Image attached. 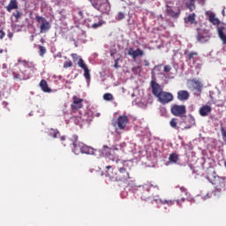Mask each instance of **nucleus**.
<instances>
[{
    "instance_id": "8fccbe9b",
    "label": "nucleus",
    "mask_w": 226,
    "mask_h": 226,
    "mask_svg": "<svg viewBox=\"0 0 226 226\" xmlns=\"http://www.w3.org/2000/svg\"><path fill=\"white\" fill-rule=\"evenodd\" d=\"M177 204H179V201H178V200H177Z\"/></svg>"
},
{
    "instance_id": "4468645a",
    "label": "nucleus",
    "mask_w": 226,
    "mask_h": 226,
    "mask_svg": "<svg viewBox=\"0 0 226 226\" xmlns=\"http://www.w3.org/2000/svg\"><path fill=\"white\" fill-rule=\"evenodd\" d=\"M96 153H98L97 149H94L87 145H83V150L81 151V154H94L96 155Z\"/></svg>"
},
{
    "instance_id": "f03ea898",
    "label": "nucleus",
    "mask_w": 226,
    "mask_h": 226,
    "mask_svg": "<svg viewBox=\"0 0 226 226\" xmlns=\"http://www.w3.org/2000/svg\"><path fill=\"white\" fill-rule=\"evenodd\" d=\"M206 179L215 185V190L212 192L214 195L216 193H223L226 190L225 177H219L215 172L207 175Z\"/></svg>"
},
{
    "instance_id": "4be33fe9",
    "label": "nucleus",
    "mask_w": 226,
    "mask_h": 226,
    "mask_svg": "<svg viewBox=\"0 0 226 226\" xmlns=\"http://www.w3.org/2000/svg\"><path fill=\"white\" fill-rule=\"evenodd\" d=\"M178 161H179V155L177 154L172 153L170 154L169 162L170 163H176Z\"/></svg>"
},
{
    "instance_id": "a878e982",
    "label": "nucleus",
    "mask_w": 226,
    "mask_h": 226,
    "mask_svg": "<svg viewBox=\"0 0 226 226\" xmlns=\"http://www.w3.org/2000/svg\"><path fill=\"white\" fill-rule=\"evenodd\" d=\"M38 49H39V55L41 56V57H43L45 54H47V49L41 45H39Z\"/></svg>"
},
{
    "instance_id": "c85d7f7f",
    "label": "nucleus",
    "mask_w": 226,
    "mask_h": 226,
    "mask_svg": "<svg viewBox=\"0 0 226 226\" xmlns=\"http://www.w3.org/2000/svg\"><path fill=\"white\" fill-rule=\"evenodd\" d=\"M12 15L16 20H19L20 17H22V12L20 11H16V12H13Z\"/></svg>"
},
{
    "instance_id": "72a5a7b5",
    "label": "nucleus",
    "mask_w": 226,
    "mask_h": 226,
    "mask_svg": "<svg viewBox=\"0 0 226 226\" xmlns=\"http://www.w3.org/2000/svg\"><path fill=\"white\" fill-rule=\"evenodd\" d=\"M119 59L120 58L115 59L114 68L116 69L119 68Z\"/></svg>"
},
{
    "instance_id": "4c0bfd02",
    "label": "nucleus",
    "mask_w": 226,
    "mask_h": 226,
    "mask_svg": "<svg viewBox=\"0 0 226 226\" xmlns=\"http://www.w3.org/2000/svg\"><path fill=\"white\" fill-rule=\"evenodd\" d=\"M14 79H18L19 80H22V77L19 74H14Z\"/></svg>"
},
{
    "instance_id": "aec40b11",
    "label": "nucleus",
    "mask_w": 226,
    "mask_h": 226,
    "mask_svg": "<svg viewBox=\"0 0 226 226\" xmlns=\"http://www.w3.org/2000/svg\"><path fill=\"white\" fill-rule=\"evenodd\" d=\"M47 133L49 137H52L53 139H57V135H59V131H57L56 129L51 128L47 131Z\"/></svg>"
},
{
    "instance_id": "6ab92c4d",
    "label": "nucleus",
    "mask_w": 226,
    "mask_h": 226,
    "mask_svg": "<svg viewBox=\"0 0 226 226\" xmlns=\"http://www.w3.org/2000/svg\"><path fill=\"white\" fill-rule=\"evenodd\" d=\"M209 22L214 26H220V19L215 16V13L209 15Z\"/></svg>"
},
{
    "instance_id": "c03bdc74",
    "label": "nucleus",
    "mask_w": 226,
    "mask_h": 226,
    "mask_svg": "<svg viewBox=\"0 0 226 226\" xmlns=\"http://www.w3.org/2000/svg\"><path fill=\"white\" fill-rule=\"evenodd\" d=\"M110 169H112V166H110V165L109 166H106V170H110Z\"/></svg>"
},
{
    "instance_id": "37998d69",
    "label": "nucleus",
    "mask_w": 226,
    "mask_h": 226,
    "mask_svg": "<svg viewBox=\"0 0 226 226\" xmlns=\"http://www.w3.org/2000/svg\"><path fill=\"white\" fill-rule=\"evenodd\" d=\"M2 105H3L4 107H6V106L8 105V102H2Z\"/></svg>"
},
{
    "instance_id": "f8f14e48",
    "label": "nucleus",
    "mask_w": 226,
    "mask_h": 226,
    "mask_svg": "<svg viewBox=\"0 0 226 226\" xmlns=\"http://www.w3.org/2000/svg\"><path fill=\"white\" fill-rule=\"evenodd\" d=\"M213 110V109L211 108V106L209 105H203L200 110V116H201L202 117H206L207 116H209V114H211V111Z\"/></svg>"
},
{
    "instance_id": "f3484780",
    "label": "nucleus",
    "mask_w": 226,
    "mask_h": 226,
    "mask_svg": "<svg viewBox=\"0 0 226 226\" xmlns=\"http://www.w3.org/2000/svg\"><path fill=\"white\" fill-rule=\"evenodd\" d=\"M197 56H199V53L195 52V51H191L188 54V59L187 61H189L190 63H196L197 62Z\"/></svg>"
},
{
    "instance_id": "412c9836",
    "label": "nucleus",
    "mask_w": 226,
    "mask_h": 226,
    "mask_svg": "<svg viewBox=\"0 0 226 226\" xmlns=\"http://www.w3.org/2000/svg\"><path fill=\"white\" fill-rule=\"evenodd\" d=\"M185 123H188V124L185 127V130H190V128L195 124V118H193V117H189Z\"/></svg>"
},
{
    "instance_id": "bb28decb",
    "label": "nucleus",
    "mask_w": 226,
    "mask_h": 226,
    "mask_svg": "<svg viewBox=\"0 0 226 226\" xmlns=\"http://www.w3.org/2000/svg\"><path fill=\"white\" fill-rule=\"evenodd\" d=\"M103 100H105V102H112V100H114V95L110 93H106L103 94Z\"/></svg>"
},
{
    "instance_id": "39448f33",
    "label": "nucleus",
    "mask_w": 226,
    "mask_h": 226,
    "mask_svg": "<svg viewBox=\"0 0 226 226\" xmlns=\"http://www.w3.org/2000/svg\"><path fill=\"white\" fill-rule=\"evenodd\" d=\"M35 20L36 22H38V24H41L40 26L41 34H43V33H49V31H50V27H52V26L50 25V22L47 20V19H45L42 16H36Z\"/></svg>"
},
{
    "instance_id": "1a4fd4ad",
    "label": "nucleus",
    "mask_w": 226,
    "mask_h": 226,
    "mask_svg": "<svg viewBox=\"0 0 226 226\" xmlns=\"http://www.w3.org/2000/svg\"><path fill=\"white\" fill-rule=\"evenodd\" d=\"M84 102V99L77 97V95H74L72 97V103L71 104V109L73 113L77 112V110H80L84 107L82 102Z\"/></svg>"
},
{
    "instance_id": "7ed1b4c3",
    "label": "nucleus",
    "mask_w": 226,
    "mask_h": 226,
    "mask_svg": "<svg viewBox=\"0 0 226 226\" xmlns=\"http://www.w3.org/2000/svg\"><path fill=\"white\" fill-rule=\"evenodd\" d=\"M71 56L73 60L74 63H77L78 61V66H79V68H81L84 72V77L87 82V84H90L91 82V71H89V68L87 67V64H86V63L84 62V59H82V57L79 56V55H77V53H72L71 54Z\"/></svg>"
},
{
    "instance_id": "ea45409f",
    "label": "nucleus",
    "mask_w": 226,
    "mask_h": 226,
    "mask_svg": "<svg viewBox=\"0 0 226 226\" xmlns=\"http://www.w3.org/2000/svg\"><path fill=\"white\" fill-rule=\"evenodd\" d=\"M78 15H79V17H84V12L82 11H79L78 12Z\"/></svg>"
},
{
    "instance_id": "393cba45",
    "label": "nucleus",
    "mask_w": 226,
    "mask_h": 226,
    "mask_svg": "<svg viewBox=\"0 0 226 226\" xmlns=\"http://www.w3.org/2000/svg\"><path fill=\"white\" fill-rule=\"evenodd\" d=\"M167 13L168 15H170V17H173V19H177V17H179V13L174 11V10H172L171 8H169L167 10Z\"/></svg>"
},
{
    "instance_id": "e433bc0d",
    "label": "nucleus",
    "mask_w": 226,
    "mask_h": 226,
    "mask_svg": "<svg viewBox=\"0 0 226 226\" xmlns=\"http://www.w3.org/2000/svg\"><path fill=\"white\" fill-rule=\"evenodd\" d=\"M104 151H106V153H110V151H112V149L107 146H104Z\"/></svg>"
},
{
    "instance_id": "603ef678",
    "label": "nucleus",
    "mask_w": 226,
    "mask_h": 226,
    "mask_svg": "<svg viewBox=\"0 0 226 226\" xmlns=\"http://www.w3.org/2000/svg\"><path fill=\"white\" fill-rule=\"evenodd\" d=\"M24 64H26V61H24Z\"/></svg>"
},
{
    "instance_id": "2f4dec72",
    "label": "nucleus",
    "mask_w": 226,
    "mask_h": 226,
    "mask_svg": "<svg viewBox=\"0 0 226 226\" xmlns=\"http://www.w3.org/2000/svg\"><path fill=\"white\" fill-rule=\"evenodd\" d=\"M162 204H168V206H172V204H174V201L171 200H161Z\"/></svg>"
},
{
    "instance_id": "5701e85b",
    "label": "nucleus",
    "mask_w": 226,
    "mask_h": 226,
    "mask_svg": "<svg viewBox=\"0 0 226 226\" xmlns=\"http://www.w3.org/2000/svg\"><path fill=\"white\" fill-rule=\"evenodd\" d=\"M195 13H192L190 14L187 18L185 19V22L186 24H193V22H195Z\"/></svg>"
},
{
    "instance_id": "49530a36",
    "label": "nucleus",
    "mask_w": 226,
    "mask_h": 226,
    "mask_svg": "<svg viewBox=\"0 0 226 226\" xmlns=\"http://www.w3.org/2000/svg\"><path fill=\"white\" fill-rule=\"evenodd\" d=\"M96 117H100V113L95 114Z\"/></svg>"
},
{
    "instance_id": "864d4df0",
    "label": "nucleus",
    "mask_w": 226,
    "mask_h": 226,
    "mask_svg": "<svg viewBox=\"0 0 226 226\" xmlns=\"http://www.w3.org/2000/svg\"><path fill=\"white\" fill-rule=\"evenodd\" d=\"M116 151H117V148H115Z\"/></svg>"
},
{
    "instance_id": "cd10ccee",
    "label": "nucleus",
    "mask_w": 226,
    "mask_h": 226,
    "mask_svg": "<svg viewBox=\"0 0 226 226\" xmlns=\"http://www.w3.org/2000/svg\"><path fill=\"white\" fill-rule=\"evenodd\" d=\"M103 26V20L100 19L98 23H94L92 25L93 29H98V27H102Z\"/></svg>"
},
{
    "instance_id": "58836bf2",
    "label": "nucleus",
    "mask_w": 226,
    "mask_h": 226,
    "mask_svg": "<svg viewBox=\"0 0 226 226\" xmlns=\"http://www.w3.org/2000/svg\"><path fill=\"white\" fill-rule=\"evenodd\" d=\"M7 36H8V38H10V40H11V38H13V33L9 32V33L7 34Z\"/></svg>"
},
{
    "instance_id": "f257e3e1",
    "label": "nucleus",
    "mask_w": 226,
    "mask_h": 226,
    "mask_svg": "<svg viewBox=\"0 0 226 226\" xmlns=\"http://www.w3.org/2000/svg\"><path fill=\"white\" fill-rule=\"evenodd\" d=\"M150 86L152 87V94L157 98L158 102L162 103V105H167V103H170L174 100V95L170 92L163 91L162 86L158 84L155 80H152L150 82Z\"/></svg>"
},
{
    "instance_id": "b1692460",
    "label": "nucleus",
    "mask_w": 226,
    "mask_h": 226,
    "mask_svg": "<svg viewBox=\"0 0 226 226\" xmlns=\"http://www.w3.org/2000/svg\"><path fill=\"white\" fill-rule=\"evenodd\" d=\"M170 125L171 126V128H173L174 130H179V126H177V118H172L170 121Z\"/></svg>"
},
{
    "instance_id": "79ce46f5",
    "label": "nucleus",
    "mask_w": 226,
    "mask_h": 226,
    "mask_svg": "<svg viewBox=\"0 0 226 226\" xmlns=\"http://www.w3.org/2000/svg\"><path fill=\"white\" fill-rule=\"evenodd\" d=\"M180 190H181V192H184V193H186V188L181 187Z\"/></svg>"
},
{
    "instance_id": "a19ab883",
    "label": "nucleus",
    "mask_w": 226,
    "mask_h": 226,
    "mask_svg": "<svg viewBox=\"0 0 226 226\" xmlns=\"http://www.w3.org/2000/svg\"><path fill=\"white\" fill-rule=\"evenodd\" d=\"M204 199H211V194L207 193L206 196L204 197Z\"/></svg>"
},
{
    "instance_id": "2eb2a0df",
    "label": "nucleus",
    "mask_w": 226,
    "mask_h": 226,
    "mask_svg": "<svg viewBox=\"0 0 226 226\" xmlns=\"http://www.w3.org/2000/svg\"><path fill=\"white\" fill-rule=\"evenodd\" d=\"M18 9H19V2H17V0H11L9 4L6 6V11H9V13H11L12 10H18Z\"/></svg>"
},
{
    "instance_id": "dca6fc26",
    "label": "nucleus",
    "mask_w": 226,
    "mask_h": 226,
    "mask_svg": "<svg viewBox=\"0 0 226 226\" xmlns=\"http://www.w3.org/2000/svg\"><path fill=\"white\" fill-rule=\"evenodd\" d=\"M40 87L44 93H50V88L49 87V84L47 83V80L41 79L40 82Z\"/></svg>"
},
{
    "instance_id": "3c124183",
    "label": "nucleus",
    "mask_w": 226,
    "mask_h": 226,
    "mask_svg": "<svg viewBox=\"0 0 226 226\" xmlns=\"http://www.w3.org/2000/svg\"><path fill=\"white\" fill-rule=\"evenodd\" d=\"M119 162V160H117V163Z\"/></svg>"
},
{
    "instance_id": "c9c22d12",
    "label": "nucleus",
    "mask_w": 226,
    "mask_h": 226,
    "mask_svg": "<svg viewBox=\"0 0 226 226\" xmlns=\"http://www.w3.org/2000/svg\"><path fill=\"white\" fill-rule=\"evenodd\" d=\"M4 36H6V33H4V31L0 30V40H3V38H4Z\"/></svg>"
},
{
    "instance_id": "0eeeda50",
    "label": "nucleus",
    "mask_w": 226,
    "mask_h": 226,
    "mask_svg": "<svg viewBox=\"0 0 226 226\" xmlns=\"http://www.w3.org/2000/svg\"><path fill=\"white\" fill-rule=\"evenodd\" d=\"M90 3L95 10H98L102 13H109L110 11V5L108 3L102 4V0H90Z\"/></svg>"
},
{
    "instance_id": "c756f323",
    "label": "nucleus",
    "mask_w": 226,
    "mask_h": 226,
    "mask_svg": "<svg viewBox=\"0 0 226 226\" xmlns=\"http://www.w3.org/2000/svg\"><path fill=\"white\" fill-rule=\"evenodd\" d=\"M72 66H73V63L72 62V60H67L64 63V68H72Z\"/></svg>"
},
{
    "instance_id": "de8ad7c7",
    "label": "nucleus",
    "mask_w": 226,
    "mask_h": 226,
    "mask_svg": "<svg viewBox=\"0 0 226 226\" xmlns=\"http://www.w3.org/2000/svg\"><path fill=\"white\" fill-rule=\"evenodd\" d=\"M77 119H78V121H80L81 118L79 117H78Z\"/></svg>"
},
{
    "instance_id": "473e14b6",
    "label": "nucleus",
    "mask_w": 226,
    "mask_h": 226,
    "mask_svg": "<svg viewBox=\"0 0 226 226\" xmlns=\"http://www.w3.org/2000/svg\"><path fill=\"white\" fill-rule=\"evenodd\" d=\"M170 70H172L170 65H165L163 68V72H165L166 73H169V72H170Z\"/></svg>"
},
{
    "instance_id": "f704fd0d",
    "label": "nucleus",
    "mask_w": 226,
    "mask_h": 226,
    "mask_svg": "<svg viewBox=\"0 0 226 226\" xmlns=\"http://www.w3.org/2000/svg\"><path fill=\"white\" fill-rule=\"evenodd\" d=\"M187 7L189 8L190 11H193V10H195V4H188Z\"/></svg>"
},
{
    "instance_id": "7c9ffc66",
    "label": "nucleus",
    "mask_w": 226,
    "mask_h": 226,
    "mask_svg": "<svg viewBox=\"0 0 226 226\" xmlns=\"http://www.w3.org/2000/svg\"><path fill=\"white\" fill-rule=\"evenodd\" d=\"M124 19V12L119 11L116 17V20H123Z\"/></svg>"
},
{
    "instance_id": "6e6552de",
    "label": "nucleus",
    "mask_w": 226,
    "mask_h": 226,
    "mask_svg": "<svg viewBox=\"0 0 226 226\" xmlns=\"http://www.w3.org/2000/svg\"><path fill=\"white\" fill-rule=\"evenodd\" d=\"M170 112L176 117H184L186 114V106L173 104L170 108Z\"/></svg>"
},
{
    "instance_id": "5fc2aeb1",
    "label": "nucleus",
    "mask_w": 226,
    "mask_h": 226,
    "mask_svg": "<svg viewBox=\"0 0 226 226\" xmlns=\"http://www.w3.org/2000/svg\"><path fill=\"white\" fill-rule=\"evenodd\" d=\"M111 56H114V54L111 53Z\"/></svg>"
},
{
    "instance_id": "a18cd8bd",
    "label": "nucleus",
    "mask_w": 226,
    "mask_h": 226,
    "mask_svg": "<svg viewBox=\"0 0 226 226\" xmlns=\"http://www.w3.org/2000/svg\"><path fill=\"white\" fill-rule=\"evenodd\" d=\"M41 42L45 43V39L41 38Z\"/></svg>"
},
{
    "instance_id": "09e8293b",
    "label": "nucleus",
    "mask_w": 226,
    "mask_h": 226,
    "mask_svg": "<svg viewBox=\"0 0 226 226\" xmlns=\"http://www.w3.org/2000/svg\"><path fill=\"white\" fill-rule=\"evenodd\" d=\"M191 1V3H194L195 2V0H190Z\"/></svg>"
},
{
    "instance_id": "9d476101",
    "label": "nucleus",
    "mask_w": 226,
    "mask_h": 226,
    "mask_svg": "<svg viewBox=\"0 0 226 226\" xmlns=\"http://www.w3.org/2000/svg\"><path fill=\"white\" fill-rule=\"evenodd\" d=\"M128 121L127 116H120L113 124V126H117L118 130H124L128 124Z\"/></svg>"
},
{
    "instance_id": "ddd939ff",
    "label": "nucleus",
    "mask_w": 226,
    "mask_h": 226,
    "mask_svg": "<svg viewBox=\"0 0 226 226\" xmlns=\"http://www.w3.org/2000/svg\"><path fill=\"white\" fill-rule=\"evenodd\" d=\"M177 98L180 102H186L190 98V93L186 90H180L177 92Z\"/></svg>"
},
{
    "instance_id": "9b49d317",
    "label": "nucleus",
    "mask_w": 226,
    "mask_h": 226,
    "mask_svg": "<svg viewBox=\"0 0 226 226\" xmlns=\"http://www.w3.org/2000/svg\"><path fill=\"white\" fill-rule=\"evenodd\" d=\"M127 54L128 56H131L132 59H137V57H142V56H144V51L139 48L136 50H134L133 48H129Z\"/></svg>"
},
{
    "instance_id": "20e7f679",
    "label": "nucleus",
    "mask_w": 226,
    "mask_h": 226,
    "mask_svg": "<svg viewBox=\"0 0 226 226\" xmlns=\"http://www.w3.org/2000/svg\"><path fill=\"white\" fill-rule=\"evenodd\" d=\"M111 177H113V179H116V181L126 183V181L130 179V172L126 170V168L120 167L118 168V171L115 174V176H112Z\"/></svg>"
},
{
    "instance_id": "423d86ee",
    "label": "nucleus",
    "mask_w": 226,
    "mask_h": 226,
    "mask_svg": "<svg viewBox=\"0 0 226 226\" xmlns=\"http://www.w3.org/2000/svg\"><path fill=\"white\" fill-rule=\"evenodd\" d=\"M71 141L72 142V153H74V154H82L85 144L79 141V136H77V134L72 135L71 138Z\"/></svg>"
},
{
    "instance_id": "a211bd4d",
    "label": "nucleus",
    "mask_w": 226,
    "mask_h": 226,
    "mask_svg": "<svg viewBox=\"0 0 226 226\" xmlns=\"http://www.w3.org/2000/svg\"><path fill=\"white\" fill-rule=\"evenodd\" d=\"M191 84L192 87L196 89V91H200L202 89V83H200L199 79H192Z\"/></svg>"
}]
</instances>
